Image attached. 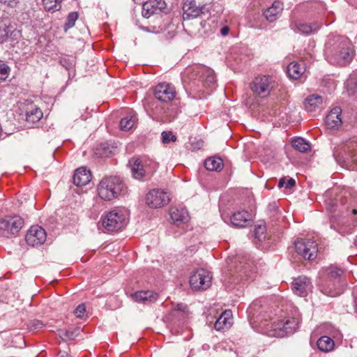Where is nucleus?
<instances>
[{
	"instance_id": "nucleus-3",
	"label": "nucleus",
	"mask_w": 357,
	"mask_h": 357,
	"mask_svg": "<svg viewBox=\"0 0 357 357\" xmlns=\"http://www.w3.org/2000/svg\"><path fill=\"white\" fill-rule=\"evenodd\" d=\"M328 61L333 65L344 66L349 63L354 57L351 41L344 36L330 38L326 47Z\"/></svg>"
},
{
	"instance_id": "nucleus-13",
	"label": "nucleus",
	"mask_w": 357,
	"mask_h": 357,
	"mask_svg": "<svg viewBox=\"0 0 357 357\" xmlns=\"http://www.w3.org/2000/svg\"><path fill=\"white\" fill-rule=\"evenodd\" d=\"M171 200L168 192L160 189H153L146 196V203L151 208H160Z\"/></svg>"
},
{
	"instance_id": "nucleus-37",
	"label": "nucleus",
	"mask_w": 357,
	"mask_h": 357,
	"mask_svg": "<svg viewBox=\"0 0 357 357\" xmlns=\"http://www.w3.org/2000/svg\"><path fill=\"white\" fill-rule=\"evenodd\" d=\"M45 8L49 11H56L61 8V0H42Z\"/></svg>"
},
{
	"instance_id": "nucleus-31",
	"label": "nucleus",
	"mask_w": 357,
	"mask_h": 357,
	"mask_svg": "<svg viewBox=\"0 0 357 357\" xmlns=\"http://www.w3.org/2000/svg\"><path fill=\"white\" fill-rule=\"evenodd\" d=\"M318 349L325 353L331 351L334 349L335 343L328 336H321L317 342Z\"/></svg>"
},
{
	"instance_id": "nucleus-44",
	"label": "nucleus",
	"mask_w": 357,
	"mask_h": 357,
	"mask_svg": "<svg viewBox=\"0 0 357 357\" xmlns=\"http://www.w3.org/2000/svg\"><path fill=\"white\" fill-rule=\"evenodd\" d=\"M86 307L84 303L79 304L74 310V314L78 318H83L85 316Z\"/></svg>"
},
{
	"instance_id": "nucleus-11",
	"label": "nucleus",
	"mask_w": 357,
	"mask_h": 357,
	"mask_svg": "<svg viewBox=\"0 0 357 357\" xmlns=\"http://www.w3.org/2000/svg\"><path fill=\"white\" fill-rule=\"evenodd\" d=\"M295 250L305 260L314 259L318 253L317 243L310 240L299 239L295 241Z\"/></svg>"
},
{
	"instance_id": "nucleus-52",
	"label": "nucleus",
	"mask_w": 357,
	"mask_h": 357,
	"mask_svg": "<svg viewBox=\"0 0 357 357\" xmlns=\"http://www.w3.org/2000/svg\"><path fill=\"white\" fill-rule=\"evenodd\" d=\"M264 231V227H259L258 228H257L255 229V234H256V235H258L259 233L263 234Z\"/></svg>"
},
{
	"instance_id": "nucleus-54",
	"label": "nucleus",
	"mask_w": 357,
	"mask_h": 357,
	"mask_svg": "<svg viewBox=\"0 0 357 357\" xmlns=\"http://www.w3.org/2000/svg\"><path fill=\"white\" fill-rule=\"evenodd\" d=\"M352 213H353L354 215H356V214H357V210H356V209H353V210H352Z\"/></svg>"
},
{
	"instance_id": "nucleus-27",
	"label": "nucleus",
	"mask_w": 357,
	"mask_h": 357,
	"mask_svg": "<svg viewBox=\"0 0 357 357\" xmlns=\"http://www.w3.org/2000/svg\"><path fill=\"white\" fill-rule=\"evenodd\" d=\"M333 194H336L335 189H333L331 190H328L326 192V209L329 211L330 212H335L336 211H342V210L338 209L339 208V203L342 201L340 199L342 198V196L339 195L337 198L335 199H331V197L333 195Z\"/></svg>"
},
{
	"instance_id": "nucleus-48",
	"label": "nucleus",
	"mask_w": 357,
	"mask_h": 357,
	"mask_svg": "<svg viewBox=\"0 0 357 357\" xmlns=\"http://www.w3.org/2000/svg\"><path fill=\"white\" fill-rule=\"evenodd\" d=\"M1 3L11 8H15L19 3V0H0Z\"/></svg>"
},
{
	"instance_id": "nucleus-49",
	"label": "nucleus",
	"mask_w": 357,
	"mask_h": 357,
	"mask_svg": "<svg viewBox=\"0 0 357 357\" xmlns=\"http://www.w3.org/2000/svg\"><path fill=\"white\" fill-rule=\"evenodd\" d=\"M188 307L185 304L183 303H178L174 306V310L180 311L182 312H185L187 311Z\"/></svg>"
},
{
	"instance_id": "nucleus-4",
	"label": "nucleus",
	"mask_w": 357,
	"mask_h": 357,
	"mask_svg": "<svg viewBox=\"0 0 357 357\" xmlns=\"http://www.w3.org/2000/svg\"><path fill=\"white\" fill-rule=\"evenodd\" d=\"M98 194L105 201H111L126 193V186L118 176H106L98 185Z\"/></svg>"
},
{
	"instance_id": "nucleus-25",
	"label": "nucleus",
	"mask_w": 357,
	"mask_h": 357,
	"mask_svg": "<svg viewBox=\"0 0 357 357\" xmlns=\"http://www.w3.org/2000/svg\"><path fill=\"white\" fill-rule=\"evenodd\" d=\"M321 26V23L313 22V23H305L301 21H298L291 24V27L295 31L304 34H310L317 31Z\"/></svg>"
},
{
	"instance_id": "nucleus-53",
	"label": "nucleus",
	"mask_w": 357,
	"mask_h": 357,
	"mask_svg": "<svg viewBox=\"0 0 357 357\" xmlns=\"http://www.w3.org/2000/svg\"><path fill=\"white\" fill-rule=\"evenodd\" d=\"M61 357H71L68 354L64 352L61 355Z\"/></svg>"
},
{
	"instance_id": "nucleus-14",
	"label": "nucleus",
	"mask_w": 357,
	"mask_h": 357,
	"mask_svg": "<svg viewBox=\"0 0 357 357\" xmlns=\"http://www.w3.org/2000/svg\"><path fill=\"white\" fill-rule=\"evenodd\" d=\"M184 20H189L209 13L207 5H197L195 0H186L183 6Z\"/></svg>"
},
{
	"instance_id": "nucleus-9",
	"label": "nucleus",
	"mask_w": 357,
	"mask_h": 357,
	"mask_svg": "<svg viewBox=\"0 0 357 357\" xmlns=\"http://www.w3.org/2000/svg\"><path fill=\"white\" fill-rule=\"evenodd\" d=\"M125 214L119 210H113L102 215L101 224L107 232L121 230L127 224Z\"/></svg>"
},
{
	"instance_id": "nucleus-35",
	"label": "nucleus",
	"mask_w": 357,
	"mask_h": 357,
	"mask_svg": "<svg viewBox=\"0 0 357 357\" xmlns=\"http://www.w3.org/2000/svg\"><path fill=\"white\" fill-rule=\"evenodd\" d=\"M137 121V118L135 114H128L124 118H122L119 123V127L121 130L128 131L132 129Z\"/></svg>"
},
{
	"instance_id": "nucleus-17",
	"label": "nucleus",
	"mask_w": 357,
	"mask_h": 357,
	"mask_svg": "<svg viewBox=\"0 0 357 357\" xmlns=\"http://www.w3.org/2000/svg\"><path fill=\"white\" fill-rule=\"evenodd\" d=\"M312 289V282L306 276H299L295 278L292 282L293 292L301 297L306 296Z\"/></svg>"
},
{
	"instance_id": "nucleus-29",
	"label": "nucleus",
	"mask_w": 357,
	"mask_h": 357,
	"mask_svg": "<svg viewBox=\"0 0 357 357\" xmlns=\"http://www.w3.org/2000/svg\"><path fill=\"white\" fill-rule=\"evenodd\" d=\"M43 114L41 109L36 105H31L26 111V121L29 123L38 122L43 117Z\"/></svg>"
},
{
	"instance_id": "nucleus-19",
	"label": "nucleus",
	"mask_w": 357,
	"mask_h": 357,
	"mask_svg": "<svg viewBox=\"0 0 357 357\" xmlns=\"http://www.w3.org/2000/svg\"><path fill=\"white\" fill-rule=\"evenodd\" d=\"M252 214L247 211H237L230 218L231 223L237 227H246L252 220Z\"/></svg>"
},
{
	"instance_id": "nucleus-1",
	"label": "nucleus",
	"mask_w": 357,
	"mask_h": 357,
	"mask_svg": "<svg viewBox=\"0 0 357 357\" xmlns=\"http://www.w3.org/2000/svg\"><path fill=\"white\" fill-rule=\"evenodd\" d=\"M264 306L261 301L256 300L249 306L247 312L250 322L260 328L262 333L268 335L283 337L294 333L301 321L298 312H295L293 317L282 314L273 317Z\"/></svg>"
},
{
	"instance_id": "nucleus-28",
	"label": "nucleus",
	"mask_w": 357,
	"mask_h": 357,
	"mask_svg": "<svg viewBox=\"0 0 357 357\" xmlns=\"http://www.w3.org/2000/svg\"><path fill=\"white\" fill-rule=\"evenodd\" d=\"M170 218L174 224L178 225L188 220V213L184 208H172Z\"/></svg>"
},
{
	"instance_id": "nucleus-39",
	"label": "nucleus",
	"mask_w": 357,
	"mask_h": 357,
	"mask_svg": "<svg viewBox=\"0 0 357 357\" xmlns=\"http://www.w3.org/2000/svg\"><path fill=\"white\" fill-rule=\"evenodd\" d=\"M59 336L64 340H74L79 334V329L74 331L70 330H60L59 332Z\"/></svg>"
},
{
	"instance_id": "nucleus-40",
	"label": "nucleus",
	"mask_w": 357,
	"mask_h": 357,
	"mask_svg": "<svg viewBox=\"0 0 357 357\" xmlns=\"http://www.w3.org/2000/svg\"><path fill=\"white\" fill-rule=\"evenodd\" d=\"M10 73V67L0 60V84L6 80Z\"/></svg>"
},
{
	"instance_id": "nucleus-22",
	"label": "nucleus",
	"mask_w": 357,
	"mask_h": 357,
	"mask_svg": "<svg viewBox=\"0 0 357 357\" xmlns=\"http://www.w3.org/2000/svg\"><path fill=\"white\" fill-rule=\"evenodd\" d=\"M283 9V3L280 1H275L271 6L264 10L263 15L268 21L272 22L281 15Z\"/></svg>"
},
{
	"instance_id": "nucleus-10",
	"label": "nucleus",
	"mask_w": 357,
	"mask_h": 357,
	"mask_svg": "<svg viewBox=\"0 0 357 357\" xmlns=\"http://www.w3.org/2000/svg\"><path fill=\"white\" fill-rule=\"evenodd\" d=\"M24 225V220L19 215L7 216L0 219V235L8 238L16 235Z\"/></svg>"
},
{
	"instance_id": "nucleus-33",
	"label": "nucleus",
	"mask_w": 357,
	"mask_h": 357,
	"mask_svg": "<svg viewBox=\"0 0 357 357\" xmlns=\"http://www.w3.org/2000/svg\"><path fill=\"white\" fill-rule=\"evenodd\" d=\"M204 166L210 171H220L223 167V163L221 158L211 157L205 160Z\"/></svg>"
},
{
	"instance_id": "nucleus-18",
	"label": "nucleus",
	"mask_w": 357,
	"mask_h": 357,
	"mask_svg": "<svg viewBox=\"0 0 357 357\" xmlns=\"http://www.w3.org/2000/svg\"><path fill=\"white\" fill-rule=\"evenodd\" d=\"M341 114L342 109L340 107L333 108L326 116V127L330 130L337 129L340 127L342 123Z\"/></svg>"
},
{
	"instance_id": "nucleus-32",
	"label": "nucleus",
	"mask_w": 357,
	"mask_h": 357,
	"mask_svg": "<svg viewBox=\"0 0 357 357\" xmlns=\"http://www.w3.org/2000/svg\"><path fill=\"white\" fill-rule=\"evenodd\" d=\"M18 31L11 25L3 24L0 26V43L7 40L8 38H15Z\"/></svg>"
},
{
	"instance_id": "nucleus-15",
	"label": "nucleus",
	"mask_w": 357,
	"mask_h": 357,
	"mask_svg": "<svg viewBox=\"0 0 357 357\" xmlns=\"http://www.w3.org/2000/svg\"><path fill=\"white\" fill-rule=\"evenodd\" d=\"M47 234L45 229L38 226H31L26 235V241L33 247L43 244L46 241Z\"/></svg>"
},
{
	"instance_id": "nucleus-6",
	"label": "nucleus",
	"mask_w": 357,
	"mask_h": 357,
	"mask_svg": "<svg viewBox=\"0 0 357 357\" xmlns=\"http://www.w3.org/2000/svg\"><path fill=\"white\" fill-rule=\"evenodd\" d=\"M227 264L229 273L235 278L234 280H238V278L243 279V274H245L246 278H251L255 271L253 261L248 255L229 257Z\"/></svg>"
},
{
	"instance_id": "nucleus-21",
	"label": "nucleus",
	"mask_w": 357,
	"mask_h": 357,
	"mask_svg": "<svg viewBox=\"0 0 357 357\" xmlns=\"http://www.w3.org/2000/svg\"><path fill=\"white\" fill-rule=\"evenodd\" d=\"M233 324V316L231 310H226L216 319L214 328L218 331H225L230 328Z\"/></svg>"
},
{
	"instance_id": "nucleus-55",
	"label": "nucleus",
	"mask_w": 357,
	"mask_h": 357,
	"mask_svg": "<svg viewBox=\"0 0 357 357\" xmlns=\"http://www.w3.org/2000/svg\"><path fill=\"white\" fill-rule=\"evenodd\" d=\"M354 244L356 246H357V236L356 237V238L354 240Z\"/></svg>"
},
{
	"instance_id": "nucleus-8",
	"label": "nucleus",
	"mask_w": 357,
	"mask_h": 357,
	"mask_svg": "<svg viewBox=\"0 0 357 357\" xmlns=\"http://www.w3.org/2000/svg\"><path fill=\"white\" fill-rule=\"evenodd\" d=\"M128 165L130 167L132 176L141 180L149 176L157 169L158 164L151 159L148 158H131Z\"/></svg>"
},
{
	"instance_id": "nucleus-34",
	"label": "nucleus",
	"mask_w": 357,
	"mask_h": 357,
	"mask_svg": "<svg viewBox=\"0 0 357 357\" xmlns=\"http://www.w3.org/2000/svg\"><path fill=\"white\" fill-rule=\"evenodd\" d=\"M331 281L329 282H326L321 286V291L328 296L335 297L340 294V290L337 288V281L334 280V282L331 285Z\"/></svg>"
},
{
	"instance_id": "nucleus-43",
	"label": "nucleus",
	"mask_w": 357,
	"mask_h": 357,
	"mask_svg": "<svg viewBox=\"0 0 357 357\" xmlns=\"http://www.w3.org/2000/svg\"><path fill=\"white\" fill-rule=\"evenodd\" d=\"M161 137L163 144H168L170 142H175L176 140V137L172 132L163 131L161 134Z\"/></svg>"
},
{
	"instance_id": "nucleus-24",
	"label": "nucleus",
	"mask_w": 357,
	"mask_h": 357,
	"mask_svg": "<svg viewBox=\"0 0 357 357\" xmlns=\"http://www.w3.org/2000/svg\"><path fill=\"white\" fill-rule=\"evenodd\" d=\"M91 179V172L83 167L75 170L73 178V183L77 186L86 185L90 182Z\"/></svg>"
},
{
	"instance_id": "nucleus-30",
	"label": "nucleus",
	"mask_w": 357,
	"mask_h": 357,
	"mask_svg": "<svg viewBox=\"0 0 357 357\" xmlns=\"http://www.w3.org/2000/svg\"><path fill=\"white\" fill-rule=\"evenodd\" d=\"M305 71V67L298 62H292L287 66V74L294 79H299Z\"/></svg>"
},
{
	"instance_id": "nucleus-42",
	"label": "nucleus",
	"mask_w": 357,
	"mask_h": 357,
	"mask_svg": "<svg viewBox=\"0 0 357 357\" xmlns=\"http://www.w3.org/2000/svg\"><path fill=\"white\" fill-rule=\"evenodd\" d=\"M296 184L295 180L294 178H282L279 181L278 183V187L280 188H285L286 189H291L293 186H294Z\"/></svg>"
},
{
	"instance_id": "nucleus-12",
	"label": "nucleus",
	"mask_w": 357,
	"mask_h": 357,
	"mask_svg": "<svg viewBox=\"0 0 357 357\" xmlns=\"http://www.w3.org/2000/svg\"><path fill=\"white\" fill-rule=\"evenodd\" d=\"M212 273L204 268L198 269L190 278V284L195 290H205L211 284Z\"/></svg>"
},
{
	"instance_id": "nucleus-51",
	"label": "nucleus",
	"mask_w": 357,
	"mask_h": 357,
	"mask_svg": "<svg viewBox=\"0 0 357 357\" xmlns=\"http://www.w3.org/2000/svg\"><path fill=\"white\" fill-rule=\"evenodd\" d=\"M229 29L228 26H223L220 29V33L222 36H225L229 33Z\"/></svg>"
},
{
	"instance_id": "nucleus-16",
	"label": "nucleus",
	"mask_w": 357,
	"mask_h": 357,
	"mask_svg": "<svg viewBox=\"0 0 357 357\" xmlns=\"http://www.w3.org/2000/svg\"><path fill=\"white\" fill-rule=\"evenodd\" d=\"M176 91L174 86L169 83H160L154 90V96L162 102H169L174 99Z\"/></svg>"
},
{
	"instance_id": "nucleus-38",
	"label": "nucleus",
	"mask_w": 357,
	"mask_h": 357,
	"mask_svg": "<svg viewBox=\"0 0 357 357\" xmlns=\"http://www.w3.org/2000/svg\"><path fill=\"white\" fill-rule=\"evenodd\" d=\"M343 271L342 269L335 266H329L326 268V273L330 280H337L342 275Z\"/></svg>"
},
{
	"instance_id": "nucleus-23",
	"label": "nucleus",
	"mask_w": 357,
	"mask_h": 357,
	"mask_svg": "<svg viewBox=\"0 0 357 357\" xmlns=\"http://www.w3.org/2000/svg\"><path fill=\"white\" fill-rule=\"evenodd\" d=\"M132 299L144 304L151 303L157 301L158 294L153 291H138L131 295Z\"/></svg>"
},
{
	"instance_id": "nucleus-7",
	"label": "nucleus",
	"mask_w": 357,
	"mask_h": 357,
	"mask_svg": "<svg viewBox=\"0 0 357 357\" xmlns=\"http://www.w3.org/2000/svg\"><path fill=\"white\" fill-rule=\"evenodd\" d=\"M278 86L277 77L273 75H261L255 77L251 83V90L257 96L266 98Z\"/></svg>"
},
{
	"instance_id": "nucleus-36",
	"label": "nucleus",
	"mask_w": 357,
	"mask_h": 357,
	"mask_svg": "<svg viewBox=\"0 0 357 357\" xmlns=\"http://www.w3.org/2000/svg\"><path fill=\"white\" fill-rule=\"evenodd\" d=\"M292 146L297 151L305 153L310 149V144L302 137H297L292 140Z\"/></svg>"
},
{
	"instance_id": "nucleus-47",
	"label": "nucleus",
	"mask_w": 357,
	"mask_h": 357,
	"mask_svg": "<svg viewBox=\"0 0 357 357\" xmlns=\"http://www.w3.org/2000/svg\"><path fill=\"white\" fill-rule=\"evenodd\" d=\"M162 112H164L163 109L160 108L159 111H153L152 113H149V115L152 117L153 119L160 121L161 119L160 114Z\"/></svg>"
},
{
	"instance_id": "nucleus-41",
	"label": "nucleus",
	"mask_w": 357,
	"mask_h": 357,
	"mask_svg": "<svg viewBox=\"0 0 357 357\" xmlns=\"http://www.w3.org/2000/svg\"><path fill=\"white\" fill-rule=\"evenodd\" d=\"M77 18L78 14L76 12H72L68 14L64 25L65 31H67L69 29L72 28L75 25Z\"/></svg>"
},
{
	"instance_id": "nucleus-20",
	"label": "nucleus",
	"mask_w": 357,
	"mask_h": 357,
	"mask_svg": "<svg viewBox=\"0 0 357 357\" xmlns=\"http://www.w3.org/2000/svg\"><path fill=\"white\" fill-rule=\"evenodd\" d=\"M165 7V3L162 0H150L143 4L142 15L149 18L153 14L161 12Z\"/></svg>"
},
{
	"instance_id": "nucleus-26",
	"label": "nucleus",
	"mask_w": 357,
	"mask_h": 357,
	"mask_svg": "<svg viewBox=\"0 0 357 357\" xmlns=\"http://www.w3.org/2000/svg\"><path fill=\"white\" fill-rule=\"evenodd\" d=\"M322 105L323 98L317 94L308 96L304 102V107L305 109L310 113L315 112L322 107Z\"/></svg>"
},
{
	"instance_id": "nucleus-5",
	"label": "nucleus",
	"mask_w": 357,
	"mask_h": 357,
	"mask_svg": "<svg viewBox=\"0 0 357 357\" xmlns=\"http://www.w3.org/2000/svg\"><path fill=\"white\" fill-rule=\"evenodd\" d=\"M333 157L341 166H349L357 170V141L352 139L334 148Z\"/></svg>"
},
{
	"instance_id": "nucleus-2",
	"label": "nucleus",
	"mask_w": 357,
	"mask_h": 357,
	"mask_svg": "<svg viewBox=\"0 0 357 357\" xmlns=\"http://www.w3.org/2000/svg\"><path fill=\"white\" fill-rule=\"evenodd\" d=\"M182 79L184 89L193 98H202L204 89L213 87L216 82L214 71L200 65L186 68Z\"/></svg>"
},
{
	"instance_id": "nucleus-50",
	"label": "nucleus",
	"mask_w": 357,
	"mask_h": 357,
	"mask_svg": "<svg viewBox=\"0 0 357 357\" xmlns=\"http://www.w3.org/2000/svg\"><path fill=\"white\" fill-rule=\"evenodd\" d=\"M229 275H230L231 278H229L230 280H229V282H236V283H238V282H240L241 281H242L243 280H248V279L250 278H246L245 276V274H243V279H241V278H238V280H234V278L231 274H229Z\"/></svg>"
},
{
	"instance_id": "nucleus-46",
	"label": "nucleus",
	"mask_w": 357,
	"mask_h": 357,
	"mask_svg": "<svg viewBox=\"0 0 357 357\" xmlns=\"http://www.w3.org/2000/svg\"><path fill=\"white\" fill-rule=\"evenodd\" d=\"M44 326V324L42 321H39V320H33L32 321L31 323H30V326L29 327L31 328V329H41L42 328H43Z\"/></svg>"
},
{
	"instance_id": "nucleus-45",
	"label": "nucleus",
	"mask_w": 357,
	"mask_h": 357,
	"mask_svg": "<svg viewBox=\"0 0 357 357\" xmlns=\"http://www.w3.org/2000/svg\"><path fill=\"white\" fill-rule=\"evenodd\" d=\"M60 63L66 69H70L73 66V60L63 57L60 59Z\"/></svg>"
}]
</instances>
